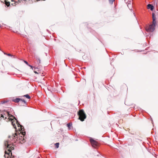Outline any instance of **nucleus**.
Segmentation results:
<instances>
[{"label":"nucleus","mask_w":158,"mask_h":158,"mask_svg":"<svg viewBox=\"0 0 158 158\" xmlns=\"http://www.w3.org/2000/svg\"><path fill=\"white\" fill-rule=\"evenodd\" d=\"M1 117L5 119H7V120L11 121V124L14 128L17 130V128L15 122V121L18 127H20L19 128V131L22 135L21 136L19 134H18L15 133V134H13L11 136H9L8 138L10 139H8L5 141L4 145L5 147V150L4 156L5 158H14L12 155L11 151L14 149V147H13L14 145L13 143L11 141H14V142L18 141L20 143H23L26 141L24 136L26 134V132L24 131V127L21 125L17 120V119L11 114L8 111H4L2 114L0 115Z\"/></svg>","instance_id":"f257e3e1"},{"label":"nucleus","mask_w":158,"mask_h":158,"mask_svg":"<svg viewBox=\"0 0 158 158\" xmlns=\"http://www.w3.org/2000/svg\"><path fill=\"white\" fill-rule=\"evenodd\" d=\"M152 17L153 20L152 24L150 25L149 27L146 29V30L147 31H151L153 32L155 30V27L156 25V17L155 14L152 13Z\"/></svg>","instance_id":"f03ea898"},{"label":"nucleus","mask_w":158,"mask_h":158,"mask_svg":"<svg viewBox=\"0 0 158 158\" xmlns=\"http://www.w3.org/2000/svg\"><path fill=\"white\" fill-rule=\"evenodd\" d=\"M77 114L79 116L78 119L83 122L86 118V116L84 110L81 109L77 112Z\"/></svg>","instance_id":"7ed1b4c3"},{"label":"nucleus","mask_w":158,"mask_h":158,"mask_svg":"<svg viewBox=\"0 0 158 158\" xmlns=\"http://www.w3.org/2000/svg\"><path fill=\"white\" fill-rule=\"evenodd\" d=\"M90 142L93 147L95 148L98 146V142L92 138H91L90 139Z\"/></svg>","instance_id":"20e7f679"},{"label":"nucleus","mask_w":158,"mask_h":158,"mask_svg":"<svg viewBox=\"0 0 158 158\" xmlns=\"http://www.w3.org/2000/svg\"><path fill=\"white\" fill-rule=\"evenodd\" d=\"M147 8L148 9H150L151 11H152L154 9V7L152 5L149 4L147 5Z\"/></svg>","instance_id":"39448f33"},{"label":"nucleus","mask_w":158,"mask_h":158,"mask_svg":"<svg viewBox=\"0 0 158 158\" xmlns=\"http://www.w3.org/2000/svg\"><path fill=\"white\" fill-rule=\"evenodd\" d=\"M21 99L19 98H16L15 99H13L12 101L18 103L20 101Z\"/></svg>","instance_id":"423d86ee"},{"label":"nucleus","mask_w":158,"mask_h":158,"mask_svg":"<svg viewBox=\"0 0 158 158\" xmlns=\"http://www.w3.org/2000/svg\"><path fill=\"white\" fill-rule=\"evenodd\" d=\"M21 97H25L26 98H27V99H29L31 98L30 96L28 94L22 96H21Z\"/></svg>","instance_id":"0eeeda50"},{"label":"nucleus","mask_w":158,"mask_h":158,"mask_svg":"<svg viewBox=\"0 0 158 158\" xmlns=\"http://www.w3.org/2000/svg\"><path fill=\"white\" fill-rule=\"evenodd\" d=\"M72 124L70 123H68L67 124V127L69 128L71 126H72Z\"/></svg>","instance_id":"6e6552de"},{"label":"nucleus","mask_w":158,"mask_h":158,"mask_svg":"<svg viewBox=\"0 0 158 158\" xmlns=\"http://www.w3.org/2000/svg\"><path fill=\"white\" fill-rule=\"evenodd\" d=\"M20 101L23 102L25 104H26V102L24 99H21Z\"/></svg>","instance_id":"1a4fd4ad"},{"label":"nucleus","mask_w":158,"mask_h":158,"mask_svg":"<svg viewBox=\"0 0 158 158\" xmlns=\"http://www.w3.org/2000/svg\"><path fill=\"white\" fill-rule=\"evenodd\" d=\"M55 145L56 146V148H58L59 147V143H56Z\"/></svg>","instance_id":"9d476101"},{"label":"nucleus","mask_w":158,"mask_h":158,"mask_svg":"<svg viewBox=\"0 0 158 158\" xmlns=\"http://www.w3.org/2000/svg\"><path fill=\"white\" fill-rule=\"evenodd\" d=\"M114 0H109V2L111 4H113V2L114 1Z\"/></svg>","instance_id":"9b49d317"},{"label":"nucleus","mask_w":158,"mask_h":158,"mask_svg":"<svg viewBox=\"0 0 158 158\" xmlns=\"http://www.w3.org/2000/svg\"><path fill=\"white\" fill-rule=\"evenodd\" d=\"M34 57L35 59L37 60L40 58L37 55H35Z\"/></svg>","instance_id":"f8f14e48"},{"label":"nucleus","mask_w":158,"mask_h":158,"mask_svg":"<svg viewBox=\"0 0 158 158\" xmlns=\"http://www.w3.org/2000/svg\"><path fill=\"white\" fill-rule=\"evenodd\" d=\"M29 1H31V2H30V3L31 4L35 2V0H29Z\"/></svg>","instance_id":"ddd939ff"},{"label":"nucleus","mask_w":158,"mask_h":158,"mask_svg":"<svg viewBox=\"0 0 158 158\" xmlns=\"http://www.w3.org/2000/svg\"><path fill=\"white\" fill-rule=\"evenodd\" d=\"M22 0H18V2H15V3L16 4V3H20L21 2H22Z\"/></svg>","instance_id":"4468645a"},{"label":"nucleus","mask_w":158,"mask_h":158,"mask_svg":"<svg viewBox=\"0 0 158 158\" xmlns=\"http://www.w3.org/2000/svg\"><path fill=\"white\" fill-rule=\"evenodd\" d=\"M37 62L38 63V64L41 63V60H40V58L38 60H37Z\"/></svg>","instance_id":"2eb2a0df"},{"label":"nucleus","mask_w":158,"mask_h":158,"mask_svg":"<svg viewBox=\"0 0 158 158\" xmlns=\"http://www.w3.org/2000/svg\"><path fill=\"white\" fill-rule=\"evenodd\" d=\"M4 54L6 55H7L9 56H12V55H11V54L8 53V54H6V53H4Z\"/></svg>","instance_id":"dca6fc26"},{"label":"nucleus","mask_w":158,"mask_h":158,"mask_svg":"<svg viewBox=\"0 0 158 158\" xmlns=\"http://www.w3.org/2000/svg\"><path fill=\"white\" fill-rule=\"evenodd\" d=\"M7 102V101H2L1 102V103L2 104H4V103H5Z\"/></svg>","instance_id":"f3484780"},{"label":"nucleus","mask_w":158,"mask_h":158,"mask_svg":"<svg viewBox=\"0 0 158 158\" xmlns=\"http://www.w3.org/2000/svg\"><path fill=\"white\" fill-rule=\"evenodd\" d=\"M29 66L31 68L32 70H33V66H32V65H29Z\"/></svg>","instance_id":"a211bd4d"},{"label":"nucleus","mask_w":158,"mask_h":158,"mask_svg":"<svg viewBox=\"0 0 158 158\" xmlns=\"http://www.w3.org/2000/svg\"><path fill=\"white\" fill-rule=\"evenodd\" d=\"M24 62L25 63L27 64H28V62L25 60H24Z\"/></svg>","instance_id":"6ab92c4d"},{"label":"nucleus","mask_w":158,"mask_h":158,"mask_svg":"<svg viewBox=\"0 0 158 158\" xmlns=\"http://www.w3.org/2000/svg\"><path fill=\"white\" fill-rule=\"evenodd\" d=\"M133 14H134V16H135V13L133 11Z\"/></svg>","instance_id":"aec40b11"},{"label":"nucleus","mask_w":158,"mask_h":158,"mask_svg":"<svg viewBox=\"0 0 158 158\" xmlns=\"http://www.w3.org/2000/svg\"><path fill=\"white\" fill-rule=\"evenodd\" d=\"M131 6V4H128L127 5V6H128V7H129V6Z\"/></svg>","instance_id":"412c9836"},{"label":"nucleus","mask_w":158,"mask_h":158,"mask_svg":"<svg viewBox=\"0 0 158 158\" xmlns=\"http://www.w3.org/2000/svg\"><path fill=\"white\" fill-rule=\"evenodd\" d=\"M131 6V4H128L127 5V6H128V7H129V6Z\"/></svg>","instance_id":"4be33fe9"},{"label":"nucleus","mask_w":158,"mask_h":158,"mask_svg":"<svg viewBox=\"0 0 158 158\" xmlns=\"http://www.w3.org/2000/svg\"><path fill=\"white\" fill-rule=\"evenodd\" d=\"M35 73H38L37 72L35 71L34 72Z\"/></svg>","instance_id":"5701e85b"},{"label":"nucleus","mask_w":158,"mask_h":158,"mask_svg":"<svg viewBox=\"0 0 158 158\" xmlns=\"http://www.w3.org/2000/svg\"><path fill=\"white\" fill-rule=\"evenodd\" d=\"M40 1V0H36L35 2H38L39 1Z\"/></svg>","instance_id":"b1692460"},{"label":"nucleus","mask_w":158,"mask_h":158,"mask_svg":"<svg viewBox=\"0 0 158 158\" xmlns=\"http://www.w3.org/2000/svg\"><path fill=\"white\" fill-rule=\"evenodd\" d=\"M151 121H152V123L153 124V120H152V118H151Z\"/></svg>","instance_id":"393cba45"},{"label":"nucleus","mask_w":158,"mask_h":158,"mask_svg":"<svg viewBox=\"0 0 158 158\" xmlns=\"http://www.w3.org/2000/svg\"><path fill=\"white\" fill-rule=\"evenodd\" d=\"M130 9L131 10V11H132V9L131 8V9Z\"/></svg>","instance_id":"a878e982"},{"label":"nucleus","mask_w":158,"mask_h":158,"mask_svg":"<svg viewBox=\"0 0 158 158\" xmlns=\"http://www.w3.org/2000/svg\"><path fill=\"white\" fill-rule=\"evenodd\" d=\"M27 65L29 66V65H30V64H29L28 63V64H27Z\"/></svg>","instance_id":"bb28decb"},{"label":"nucleus","mask_w":158,"mask_h":158,"mask_svg":"<svg viewBox=\"0 0 158 158\" xmlns=\"http://www.w3.org/2000/svg\"><path fill=\"white\" fill-rule=\"evenodd\" d=\"M30 3V2H31V1H29V0L28 1Z\"/></svg>","instance_id":"cd10ccee"},{"label":"nucleus","mask_w":158,"mask_h":158,"mask_svg":"<svg viewBox=\"0 0 158 158\" xmlns=\"http://www.w3.org/2000/svg\"><path fill=\"white\" fill-rule=\"evenodd\" d=\"M135 19H136V20H137V18H136V17H135Z\"/></svg>","instance_id":"c85d7f7f"},{"label":"nucleus","mask_w":158,"mask_h":158,"mask_svg":"<svg viewBox=\"0 0 158 158\" xmlns=\"http://www.w3.org/2000/svg\"><path fill=\"white\" fill-rule=\"evenodd\" d=\"M135 19H136V20H137V18H136V17H135Z\"/></svg>","instance_id":"c756f323"},{"label":"nucleus","mask_w":158,"mask_h":158,"mask_svg":"<svg viewBox=\"0 0 158 158\" xmlns=\"http://www.w3.org/2000/svg\"><path fill=\"white\" fill-rule=\"evenodd\" d=\"M135 19H136V20H137V18H136V17H135Z\"/></svg>","instance_id":"7c9ffc66"},{"label":"nucleus","mask_w":158,"mask_h":158,"mask_svg":"<svg viewBox=\"0 0 158 158\" xmlns=\"http://www.w3.org/2000/svg\"><path fill=\"white\" fill-rule=\"evenodd\" d=\"M135 19H136V20H137V18H136V17H135Z\"/></svg>","instance_id":"2f4dec72"},{"label":"nucleus","mask_w":158,"mask_h":158,"mask_svg":"<svg viewBox=\"0 0 158 158\" xmlns=\"http://www.w3.org/2000/svg\"><path fill=\"white\" fill-rule=\"evenodd\" d=\"M113 59H112V60H111V61H112V60H113Z\"/></svg>","instance_id":"473e14b6"}]
</instances>
